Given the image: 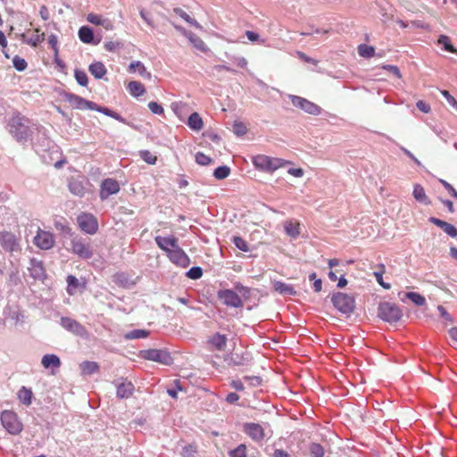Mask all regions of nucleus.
<instances>
[{
    "instance_id": "nucleus-1",
    "label": "nucleus",
    "mask_w": 457,
    "mask_h": 457,
    "mask_svg": "<svg viewBox=\"0 0 457 457\" xmlns=\"http://www.w3.org/2000/svg\"><path fill=\"white\" fill-rule=\"evenodd\" d=\"M29 124V118L20 112H13L8 120V131L17 141H27L31 136Z\"/></svg>"
},
{
    "instance_id": "nucleus-2",
    "label": "nucleus",
    "mask_w": 457,
    "mask_h": 457,
    "mask_svg": "<svg viewBox=\"0 0 457 457\" xmlns=\"http://www.w3.org/2000/svg\"><path fill=\"white\" fill-rule=\"evenodd\" d=\"M287 163L282 159L273 158L265 154H258L253 158V164L257 170L270 173L285 166Z\"/></svg>"
},
{
    "instance_id": "nucleus-3",
    "label": "nucleus",
    "mask_w": 457,
    "mask_h": 457,
    "mask_svg": "<svg viewBox=\"0 0 457 457\" xmlns=\"http://www.w3.org/2000/svg\"><path fill=\"white\" fill-rule=\"evenodd\" d=\"M4 429L11 435H19L23 429V424L13 411H4L0 416Z\"/></svg>"
},
{
    "instance_id": "nucleus-4",
    "label": "nucleus",
    "mask_w": 457,
    "mask_h": 457,
    "mask_svg": "<svg viewBox=\"0 0 457 457\" xmlns=\"http://www.w3.org/2000/svg\"><path fill=\"white\" fill-rule=\"evenodd\" d=\"M333 305L342 313H351L354 309V299L345 293H336L332 295Z\"/></svg>"
},
{
    "instance_id": "nucleus-5",
    "label": "nucleus",
    "mask_w": 457,
    "mask_h": 457,
    "mask_svg": "<svg viewBox=\"0 0 457 457\" xmlns=\"http://www.w3.org/2000/svg\"><path fill=\"white\" fill-rule=\"evenodd\" d=\"M402 311L390 303H383L378 307V316L388 322H397L402 318Z\"/></svg>"
},
{
    "instance_id": "nucleus-6",
    "label": "nucleus",
    "mask_w": 457,
    "mask_h": 457,
    "mask_svg": "<svg viewBox=\"0 0 457 457\" xmlns=\"http://www.w3.org/2000/svg\"><path fill=\"white\" fill-rule=\"evenodd\" d=\"M20 240V237L11 231L4 230L0 232V245L5 252L21 251Z\"/></svg>"
},
{
    "instance_id": "nucleus-7",
    "label": "nucleus",
    "mask_w": 457,
    "mask_h": 457,
    "mask_svg": "<svg viewBox=\"0 0 457 457\" xmlns=\"http://www.w3.org/2000/svg\"><path fill=\"white\" fill-rule=\"evenodd\" d=\"M140 356L145 360L156 361L162 364H170L171 356L167 351L161 349H148L141 351Z\"/></svg>"
},
{
    "instance_id": "nucleus-8",
    "label": "nucleus",
    "mask_w": 457,
    "mask_h": 457,
    "mask_svg": "<svg viewBox=\"0 0 457 457\" xmlns=\"http://www.w3.org/2000/svg\"><path fill=\"white\" fill-rule=\"evenodd\" d=\"M217 297L228 307L239 308L243 306V301L240 296L231 289H222L218 291Z\"/></svg>"
},
{
    "instance_id": "nucleus-9",
    "label": "nucleus",
    "mask_w": 457,
    "mask_h": 457,
    "mask_svg": "<svg viewBox=\"0 0 457 457\" xmlns=\"http://www.w3.org/2000/svg\"><path fill=\"white\" fill-rule=\"evenodd\" d=\"M33 243L39 249L49 250L54 247L55 239L51 232L38 228L37 235L34 237Z\"/></svg>"
},
{
    "instance_id": "nucleus-10",
    "label": "nucleus",
    "mask_w": 457,
    "mask_h": 457,
    "mask_svg": "<svg viewBox=\"0 0 457 457\" xmlns=\"http://www.w3.org/2000/svg\"><path fill=\"white\" fill-rule=\"evenodd\" d=\"M79 228L87 234H95L98 228L96 219L89 213H82L78 216Z\"/></svg>"
},
{
    "instance_id": "nucleus-11",
    "label": "nucleus",
    "mask_w": 457,
    "mask_h": 457,
    "mask_svg": "<svg viewBox=\"0 0 457 457\" xmlns=\"http://www.w3.org/2000/svg\"><path fill=\"white\" fill-rule=\"evenodd\" d=\"M243 431L255 442H261L265 437L264 428L254 422H246L243 425Z\"/></svg>"
},
{
    "instance_id": "nucleus-12",
    "label": "nucleus",
    "mask_w": 457,
    "mask_h": 457,
    "mask_svg": "<svg viewBox=\"0 0 457 457\" xmlns=\"http://www.w3.org/2000/svg\"><path fill=\"white\" fill-rule=\"evenodd\" d=\"M120 185L116 179H105L102 181L100 186V198L102 200H105L111 195L117 194L120 191Z\"/></svg>"
},
{
    "instance_id": "nucleus-13",
    "label": "nucleus",
    "mask_w": 457,
    "mask_h": 457,
    "mask_svg": "<svg viewBox=\"0 0 457 457\" xmlns=\"http://www.w3.org/2000/svg\"><path fill=\"white\" fill-rule=\"evenodd\" d=\"M169 260L175 265L187 268L190 264V259L187 254L178 245L167 255Z\"/></svg>"
},
{
    "instance_id": "nucleus-14",
    "label": "nucleus",
    "mask_w": 457,
    "mask_h": 457,
    "mask_svg": "<svg viewBox=\"0 0 457 457\" xmlns=\"http://www.w3.org/2000/svg\"><path fill=\"white\" fill-rule=\"evenodd\" d=\"M292 103L295 107L301 108L310 114L317 115L320 112V106L303 97L293 96Z\"/></svg>"
},
{
    "instance_id": "nucleus-15",
    "label": "nucleus",
    "mask_w": 457,
    "mask_h": 457,
    "mask_svg": "<svg viewBox=\"0 0 457 457\" xmlns=\"http://www.w3.org/2000/svg\"><path fill=\"white\" fill-rule=\"evenodd\" d=\"M67 102L73 107L77 109H96V104L87 101L79 96L74 94H68L66 96Z\"/></svg>"
},
{
    "instance_id": "nucleus-16",
    "label": "nucleus",
    "mask_w": 457,
    "mask_h": 457,
    "mask_svg": "<svg viewBox=\"0 0 457 457\" xmlns=\"http://www.w3.org/2000/svg\"><path fill=\"white\" fill-rule=\"evenodd\" d=\"M154 241L159 248L166 253L168 255L172 250H174L178 245V238L171 237H162L156 236Z\"/></svg>"
},
{
    "instance_id": "nucleus-17",
    "label": "nucleus",
    "mask_w": 457,
    "mask_h": 457,
    "mask_svg": "<svg viewBox=\"0 0 457 457\" xmlns=\"http://www.w3.org/2000/svg\"><path fill=\"white\" fill-rule=\"evenodd\" d=\"M71 250L73 253L83 259H89L93 254L88 245H87L81 239L77 237L71 240Z\"/></svg>"
},
{
    "instance_id": "nucleus-18",
    "label": "nucleus",
    "mask_w": 457,
    "mask_h": 457,
    "mask_svg": "<svg viewBox=\"0 0 457 457\" xmlns=\"http://www.w3.org/2000/svg\"><path fill=\"white\" fill-rule=\"evenodd\" d=\"M61 324L64 328L77 336L83 337L87 334L85 327L82 326L79 321L71 318H62Z\"/></svg>"
},
{
    "instance_id": "nucleus-19",
    "label": "nucleus",
    "mask_w": 457,
    "mask_h": 457,
    "mask_svg": "<svg viewBox=\"0 0 457 457\" xmlns=\"http://www.w3.org/2000/svg\"><path fill=\"white\" fill-rule=\"evenodd\" d=\"M228 338L225 335L215 333L207 340V344L211 350L224 351L227 346Z\"/></svg>"
},
{
    "instance_id": "nucleus-20",
    "label": "nucleus",
    "mask_w": 457,
    "mask_h": 457,
    "mask_svg": "<svg viewBox=\"0 0 457 457\" xmlns=\"http://www.w3.org/2000/svg\"><path fill=\"white\" fill-rule=\"evenodd\" d=\"M428 220L434 225L441 228L450 237H457V228L453 224L444 221L436 217H430Z\"/></svg>"
},
{
    "instance_id": "nucleus-21",
    "label": "nucleus",
    "mask_w": 457,
    "mask_h": 457,
    "mask_svg": "<svg viewBox=\"0 0 457 457\" xmlns=\"http://www.w3.org/2000/svg\"><path fill=\"white\" fill-rule=\"evenodd\" d=\"M134 391V386L131 382L122 380L117 384V396L120 399L129 398L132 395Z\"/></svg>"
},
{
    "instance_id": "nucleus-22",
    "label": "nucleus",
    "mask_w": 457,
    "mask_h": 457,
    "mask_svg": "<svg viewBox=\"0 0 457 457\" xmlns=\"http://www.w3.org/2000/svg\"><path fill=\"white\" fill-rule=\"evenodd\" d=\"M300 222L297 220H287L284 222V229L290 237L296 238L300 235Z\"/></svg>"
},
{
    "instance_id": "nucleus-23",
    "label": "nucleus",
    "mask_w": 457,
    "mask_h": 457,
    "mask_svg": "<svg viewBox=\"0 0 457 457\" xmlns=\"http://www.w3.org/2000/svg\"><path fill=\"white\" fill-rule=\"evenodd\" d=\"M30 274L35 278H41L45 276V268L43 262L36 259L30 261V266L29 267Z\"/></svg>"
},
{
    "instance_id": "nucleus-24",
    "label": "nucleus",
    "mask_w": 457,
    "mask_h": 457,
    "mask_svg": "<svg viewBox=\"0 0 457 457\" xmlns=\"http://www.w3.org/2000/svg\"><path fill=\"white\" fill-rule=\"evenodd\" d=\"M128 71L130 73H135L137 71L143 78L147 79H151V73L146 71L145 66L139 61H134L130 62Z\"/></svg>"
},
{
    "instance_id": "nucleus-25",
    "label": "nucleus",
    "mask_w": 457,
    "mask_h": 457,
    "mask_svg": "<svg viewBox=\"0 0 457 457\" xmlns=\"http://www.w3.org/2000/svg\"><path fill=\"white\" fill-rule=\"evenodd\" d=\"M22 41L26 44L37 47L40 43H42L45 39V33H40L39 29H35V33L30 37H26L24 34H22Z\"/></svg>"
},
{
    "instance_id": "nucleus-26",
    "label": "nucleus",
    "mask_w": 457,
    "mask_h": 457,
    "mask_svg": "<svg viewBox=\"0 0 457 457\" xmlns=\"http://www.w3.org/2000/svg\"><path fill=\"white\" fill-rule=\"evenodd\" d=\"M41 363L46 369H59L61 366V360L55 354H46L42 357Z\"/></svg>"
},
{
    "instance_id": "nucleus-27",
    "label": "nucleus",
    "mask_w": 457,
    "mask_h": 457,
    "mask_svg": "<svg viewBox=\"0 0 457 457\" xmlns=\"http://www.w3.org/2000/svg\"><path fill=\"white\" fill-rule=\"evenodd\" d=\"M273 288L276 292L283 295H296V291L294 289L292 286L286 284L282 281H275L273 284Z\"/></svg>"
},
{
    "instance_id": "nucleus-28",
    "label": "nucleus",
    "mask_w": 457,
    "mask_h": 457,
    "mask_svg": "<svg viewBox=\"0 0 457 457\" xmlns=\"http://www.w3.org/2000/svg\"><path fill=\"white\" fill-rule=\"evenodd\" d=\"M89 72L97 79L104 78L107 71L105 66L101 62H96L89 65Z\"/></svg>"
},
{
    "instance_id": "nucleus-29",
    "label": "nucleus",
    "mask_w": 457,
    "mask_h": 457,
    "mask_svg": "<svg viewBox=\"0 0 457 457\" xmlns=\"http://www.w3.org/2000/svg\"><path fill=\"white\" fill-rule=\"evenodd\" d=\"M127 88L135 97L141 96L145 93V86L139 81H130L128 84Z\"/></svg>"
},
{
    "instance_id": "nucleus-30",
    "label": "nucleus",
    "mask_w": 457,
    "mask_h": 457,
    "mask_svg": "<svg viewBox=\"0 0 457 457\" xmlns=\"http://www.w3.org/2000/svg\"><path fill=\"white\" fill-rule=\"evenodd\" d=\"M187 125L195 131H199L204 128L203 120L197 112H193L189 116Z\"/></svg>"
},
{
    "instance_id": "nucleus-31",
    "label": "nucleus",
    "mask_w": 457,
    "mask_h": 457,
    "mask_svg": "<svg viewBox=\"0 0 457 457\" xmlns=\"http://www.w3.org/2000/svg\"><path fill=\"white\" fill-rule=\"evenodd\" d=\"M99 365L96 361H86L80 364V370L84 375H91L99 371Z\"/></svg>"
},
{
    "instance_id": "nucleus-32",
    "label": "nucleus",
    "mask_w": 457,
    "mask_h": 457,
    "mask_svg": "<svg viewBox=\"0 0 457 457\" xmlns=\"http://www.w3.org/2000/svg\"><path fill=\"white\" fill-rule=\"evenodd\" d=\"M186 37L190 41V43L196 49H198V50H200L202 52H206L207 51V46H206L205 43L198 36H196L195 34H194L192 32H189L188 34H187Z\"/></svg>"
},
{
    "instance_id": "nucleus-33",
    "label": "nucleus",
    "mask_w": 457,
    "mask_h": 457,
    "mask_svg": "<svg viewBox=\"0 0 457 457\" xmlns=\"http://www.w3.org/2000/svg\"><path fill=\"white\" fill-rule=\"evenodd\" d=\"M79 37L83 43L90 44L94 39L93 30L89 27L83 26L79 30Z\"/></svg>"
},
{
    "instance_id": "nucleus-34",
    "label": "nucleus",
    "mask_w": 457,
    "mask_h": 457,
    "mask_svg": "<svg viewBox=\"0 0 457 457\" xmlns=\"http://www.w3.org/2000/svg\"><path fill=\"white\" fill-rule=\"evenodd\" d=\"M413 196L414 198L420 202V203H423L425 204H430V201L428 200L426 193H425V190L423 188L422 186L420 185H415L414 186V188H413Z\"/></svg>"
},
{
    "instance_id": "nucleus-35",
    "label": "nucleus",
    "mask_w": 457,
    "mask_h": 457,
    "mask_svg": "<svg viewBox=\"0 0 457 457\" xmlns=\"http://www.w3.org/2000/svg\"><path fill=\"white\" fill-rule=\"evenodd\" d=\"M19 400L25 405L31 404L32 391L25 386H22L18 392Z\"/></svg>"
},
{
    "instance_id": "nucleus-36",
    "label": "nucleus",
    "mask_w": 457,
    "mask_h": 457,
    "mask_svg": "<svg viewBox=\"0 0 457 457\" xmlns=\"http://www.w3.org/2000/svg\"><path fill=\"white\" fill-rule=\"evenodd\" d=\"M173 12L180 16L185 21L191 24L192 26L195 27L196 29H202V26L200 23L197 22L196 20L191 18L185 11H183L181 8H174Z\"/></svg>"
},
{
    "instance_id": "nucleus-37",
    "label": "nucleus",
    "mask_w": 457,
    "mask_h": 457,
    "mask_svg": "<svg viewBox=\"0 0 457 457\" xmlns=\"http://www.w3.org/2000/svg\"><path fill=\"white\" fill-rule=\"evenodd\" d=\"M70 191L79 196H82L86 193L85 187L83 186L82 182L78 180H72L70 182L69 185Z\"/></svg>"
},
{
    "instance_id": "nucleus-38",
    "label": "nucleus",
    "mask_w": 457,
    "mask_h": 457,
    "mask_svg": "<svg viewBox=\"0 0 457 457\" xmlns=\"http://www.w3.org/2000/svg\"><path fill=\"white\" fill-rule=\"evenodd\" d=\"M438 44L444 46V49L447 52L456 54L457 49L451 44L450 37L445 35H441L438 38Z\"/></svg>"
},
{
    "instance_id": "nucleus-39",
    "label": "nucleus",
    "mask_w": 457,
    "mask_h": 457,
    "mask_svg": "<svg viewBox=\"0 0 457 457\" xmlns=\"http://www.w3.org/2000/svg\"><path fill=\"white\" fill-rule=\"evenodd\" d=\"M358 53L361 57L370 58L375 54V48L371 46L361 44L358 46Z\"/></svg>"
},
{
    "instance_id": "nucleus-40",
    "label": "nucleus",
    "mask_w": 457,
    "mask_h": 457,
    "mask_svg": "<svg viewBox=\"0 0 457 457\" xmlns=\"http://www.w3.org/2000/svg\"><path fill=\"white\" fill-rule=\"evenodd\" d=\"M385 265H379V270L374 272V277L376 278L377 282L385 289H389L391 285L389 283H386L383 280V274L385 273Z\"/></svg>"
},
{
    "instance_id": "nucleus-41",
    "label": "nucleus",
    "mask_w": 457,
    "mask_h": 457,
    "mask_svg": "<svg viewBox=\"0 0 457 457\" xmlns=\"http://www.w3.org/2000/svg\"><path fill=\"white\" fill-rule=\"evenodd\" d=\"M149 336V331L145 329H134L125 335L126 339L145 338Z\"/></svg>"
},
{
    "instance_id": "nucleus-42",
    "label": "nucleus",
    "mask_w": 457,
    "mask_h": 457,
    "mask_svg": "<svg viewBox=\"0 0 457 457\" xmlns=\"http://www.w3.org/2000/svg\"><path fill=\"white\" fill-rule=\"evenodd\" d=\"M405 296L418 306H422L426 303L425 297L416 292H408Z\"/></svg>"
},
{
    "instance_id": "nucleus-43",
    "label": "nucleus",
    "mask_w": 457,
    "mask_h": 457,
    "mask_svg": "<svg viewBox=\"0 0 457 457\" xmlns=\"http://www.w3.org/2000/svg\"><path fill=\"white\" fill-rule=\"evenodd\" d=\"M67 292L69 295H72L79 287V280L75 276L69 275L67 277Z\"/></svg>"
},
{
    "instance_id": "nucleus-44",
    "label": "nucleus",
    "mask_w": 457,
    "mask_h": 457,
    "mask_svg": "<svg viewBox=\"0 0 457 457\" xmlns=\"http://www.w3.org/2000/svg\"><path fill=\"white\" fill-rule=\"evenodd\" d=\"M197 454V446L195 444H190L183 447L181 452L182 457H195Z\"/></svg>"
},
{
    "instance_id": "nucleus-45",
    "label": "nucleus",
    "mask_w": 457,
    "mask_h": 457,
    "mask_svg": "<svg viewBox=\"0 0 457 457\" xmlns=\"http://www.w3.org/2000/svg\"><path fill=\"white\" fill-rule=\"evenodd\" d=\"M311 457H323L324 449L320 444L312 443L309 447Z\"/></svg>"
},
{
    "instance_id": "nucleus-46",
    "label": "nucleus",
    "mask_w": 457,
    "mask_h": 457,
    "mask_svg": "<svg viewBox=\"0 0 457 457\" xmlns=\"http://www.w3.org/2000/svg\"><path fill=\"white\" fill-rule=\"evenodd\" d=\"M230 169L228 166H220L214 170L213 176L217 179H223L228 177Z\"/></svg>"
},
{
    "instance_id": "nucleus-47",
    "label": "nucleus",
    "mask_w": 457,
    "mask_h": 457,
    "mask_svg": "<svg viewBox=\"0 0 457 457\" xmlns=\"http://www.w3.org/2000/svg\"><path fill=\"white\" fill-rule=\"evenodd\" d=\"M247 449L246 445L244 444L239 445L237 448L230 451V457H247Z\"/></svg>"
},
{
    "instance_id": "nucleus-48",
    "label": "nucleus",
    "mask_w": 457,
    "mask_h": 457,
    "mask_svg": "<svg viewBox=\"0 0 457 457\" xmlns=\"http://www.w3.org/2000/svg\"><path fill=\"white\" fill-rule=\"evenodd\" d=\"M12 64H13L14 68L19 71H22L26 70V68L28 66L27 62L23 58L20 57L19 55H15L12 58Z\"/></svg>"
},
{
    "instance_id": "nucleus-49",
    "label": "nucleus",
    "mask_w": 457,
    "mask_h": 457,
    "mask_svg": "<svg viewBox=\"0 0 457 457\" xmlns=\"http://www.w3.org/2000/svg\"><path fill=\"white\" fill-rule=\"evenodd\" d=\"M75 79L80 86L86 87L87 85L88 79H87V75L85 71L76 70L75 71Z\"/></svg>"
},
{
    "instance_id": "nucleus-50",
    "label": "nucleus",
    "mask_w": 457,
    "mask_h": 457,
    "mask_svg": "<svg viewBox=\"0 0 457 457\" xmlns=\"http://www.w3.org/2000/svg\"><path fill=\"white\" fill-rule=\"evenodd\" d=\"M187 276L191 279H198L203 276V270L200 267H192L187 272Z\"/></svg>"
},
{
    "instance_id": "nucleus-51",
    "label": "nucleus",
    "mask_w": 457,
    "mask_h": 457,
    "mask_svg": "<svg viewBox=\"0 0 457 457\" xmlns=\"http://www.w3.org/2000/svg\"><path fill=\"white\" fill-rule=\"evenodd\" d=\"M195 162L200 165H208L212 162V159L204 153L198 152L195 154Z\"/></svg>"
},
{
    "instance_id": "nucleus-52",
    "label": "nucleus",
    "mask_w": 457,
    "mask_h": 457,
    "mask_svg": "<svg viewBox=\"0 0 457 457\" xmlns=\"http://www.w3.org/2000/svg\"><path fill=\"white\" fill-rule=\"evenodd\" d=\"M233 131L237 136H243L246 134L247 128L243 122H235L233 125Z\"/></svg>"
},
{
    "instance_id": "nucleus-53",
    "label": "nucleus",
    "mask_w": 457,
    "mask_h": 457,
    "mask_svg": "<svg viewBox=\"0 0 457 457\" xmlns=\"http://www.w3.org/2000/svg\"><path fill=\"white\" fill-rule=\"evenodd\" d=\"M244 378L249 386L253 387L261 386L262 382V378L259 376H245Z\"/></svg>"
},
{
    "instance_id": "nucleus-54",
    "label": "nucleus",
    "mask_w": 457,
    "mask_h": 457,
    "mask_svg": "<svg viewBox=\"0 0 457 457\" xmlns=\"http://www.w3.org/2000/svg\"><path fill=\"white\" fill-rule=\"evenodd\" d=\"M233 242L235 245L241 251L247 252L249 250L247 243L240 237H234Z\"/></svg>"
},
{
    "instance_id": "nucleus-55",
    "label": "nucleus",
    "mask_w": 457,
    "mask_h": 457,
    "mask_svg": "<svg viewBox=\"0 0 457 457\" xmlns=\"http://www.w3.org/2000/svg\"><path fill=\"white\" fill-rule=\"evenodd\" d=\"M149 110L154 114H162L164 112L163 108L156 102H150L148 104Z\"/></svg>"
},
{
    "instance_id": "nucleus-56",
    "label": "nucleus",
    "mask_w": 457,
    "mask_h": 457,
    "mask_svg": "<svg viewBox=\"0 0 457 457\" xmlns=\"http://www.w3.org/2000/svg\"><path fill=\"white\" fill-rule=\"evenodd\" d=\"M381 68L391 72L392 74H394L395 77H397L399 79L402 78V73H401L399 68L395 65L386 64V65H383Z\"/></svg>"
},
{
    "instance_id": "nucleus-57",
    "label": "nucleus",
    "mask_w": 457,
    "mask_h": 457,
    "mask_svg": "<svg viewBox=\"0 0 457 457\" xmlns=\"http://www.w3.org/2000/svg\"><path fill=\"white\" fill-rule=\"evenodd\" d=\"M141 157L149 164H154L156 162V156L153 155L149 151L141 152Z\"/></svg>"
},
{
    "instance_id": "nucleus-58",
    "label": "nucleus",
    "mask_w": 457,
    "mask_h": 457,
    "mask_svg": "<svg viewBox=\"0 0 457 457\" xmlns=\"http://www.w3.org/2000/svg\"><path fill=\"white\" fill-rule=\"evenodd\" d=\"M416 106L420 112L424 113H428L431 111L430 105L423 100H419L416 103Z\"/></svg>"
},
{
    "instance_id": "nucleus-59",
    "label": "nucleus",
    "mask_w": 457,
    "mask_h": 457,
    "mask_svg": "<svg viewBox=\"0 0 457 457\" xmlns=\"http://www.w3.org/2000/svg\"><path fill=\"white\" fill-rule=\"evenodd\" d=\"M441 94L445 96L449 104L457 109V101L447 90L441 91Z\"/></svg>"
},
{
    "instance_id": "nucleus-60",
    "label": "nucleus",
    "mask_w": 457,
    "mask_h": 457,
    "mask_svg": "<svg viewBox=\"0 0 457 457\" xmlns=\"http://www.w3.org/2000/svg\"><path fill=\"white\" fill-rule=\"evenodd\" d=\"M87 20L88 22H90L92 24L101 25V21H102L103 18L98 14L89 13L87 17Z\"/></svg>"
},
{
    "instance_id": "nucleus-61",
    "label": "nucleus",
    "mask_w": 457,
    "mask_h": 457,
    "mask_svg": "<svg viewBox=\"0 0 457 457\" xmlns=\"http://www.w3.org/2000/svg\"><path fill=\"white\" fill-rule=\"evenodd\" d=\"M120 46V42L109 41V42L104 43V48H105V50H107L109 52H114Z\"/></svg>"
},
{
    "instance_id": "nucleus-62",
    "label": "nucleus",
    "mask_w": 457,
    "mask_h": 457,
    "mask_svg": "<svg viewBox=\"0 0 457 457\" xmlns=\"http://www.w3.org/2000/svg\"><path fill=\"white\" fill-rule=\"evenodd\" d=\"M437 310H438L441 317H443L445 320L450 321V322L453 321L451 315L442 305H439L437 307Z\"/></svg>"
},
{
    "instance_id": "nucleus-63",
    "label": "nucleus",
    "mask_w": 457,
    "mask_h": 457,
    "mask_svg": "<svg viewBox=\"0 0 457 457\" xmlns=\"http://www.w3.org/2000/svg\"><path fill=\"white\" fill-rule=\"evenodd\" d=\"M48 43L51 46V47L54 49L55 54H57L58 49H57V37H56V36H54V35L49 36Z\"/></svg>"
},
{
    "instance_id": "nucleus-64",
    "label": "nucleus",
    "mask_w": 457,
    "mask_h": 457,
    "mask_svg": "<svg viewBox=\"0 0 457 457\" xmlns=\"http://www.w3.org/2000/svg\"><path fill=\"white\" fill-rule=\"evenodd\" d=\"M39 14H40V17L44 20V21H47L49 19V12H48V9L46 5H42L39 9Z\"/></svg>"
}]
</instances>
